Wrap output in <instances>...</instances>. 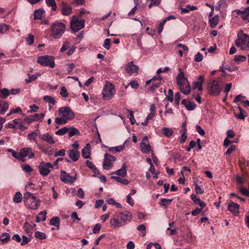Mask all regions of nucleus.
<instances>
[{"label":"nucleus","mask_w":249,"mask_h":249,"mask_svg":"<svg viewBox=\"0 0 249 249\" xmlns=\"http://www.w3.org/2000/svg\"><path fill=\"white\" fill-rule=\"evenodd\" d=\"M162 79V77L160 75H157L156 76H154L151 79L147 80L145 83L146 85H148L151 82H152V86H150L148 89V91H151L155 90L156 89L160 86L161 83L160 81Z\"/></svg>","instance_id":"9d476101"},{"label":"nucleus","mask_w":249,"mask_h":249,"mask_svg":"<svg viewBox=\"0 0 249 249\" xmlns=\"http://www.w3.org/2000/svg\"><path fill=\"white\" fill-rule=\"evenodd\" d=\"M132 214L130 212H124L115 213L109 221L110 226L112 229H117L125 225L131 221Z\"/></svg>","instance_id":"f257e3e1"},{"label":"nucleus","mask_w":249,"mask_h":249,"mask_svg":"<svg viewBox=\"0 0 249 249\" xmlns=\"http://www.w3.org/2000/svg\"><path fill=\"white\" fill-rule=\"evenodd\" d=\"M8 108V104L7 102L0 100V113H4Z\"/></svg>","instance_id":"7c9ffc66"},{"label":"nucleus","mask_w":249,"mask_h":249,"mask_svg":"<svg viewBox=\"0 0 249 249\" xmlns=\"http://www.w3.org/2000/svg\"><path fill=\"white\" fill-rule=\"evenodd\" d=\"M236 45L242 50L246 51L249 50V36L243 33V31H240L237 35V39L235 41Z\"/></svg>","instance_id":"423d86ee"},{"label":"nucleus","mask_w":249,"mask_h":249,"mask_svg":"<svg viewBox=\"0 0 249 249\" xmlns=\"http://www.w3.org/2000/svg\"><path fill=\"white\" fill-rule=\"evenodd\" d=\"M103 46L107 50L110 48V39L109 38L105 39Z\"/></svg>","instance_id":"e2e57ef3"},{"label":"nucleus","mask_w":249,"mask_h":249,"mask_svg":"<svg viewBox=\"0 0 249 249\" xmlns=\"http://www.w3.org/2000/svg\"><path fill=\"white\" fill-rule=\"evenodd\" d=\"M239 191L244 196H249V191L247 190L245 187H242L240 188Z\"/></svg>","instance_id":"774afa93"},{"label":"nucleus","mask_w":249,"mask_h":249,"mask_svg":"<svg viewBox=\"0 0 249 249\" xmlns=\"http://www.w3.org/2000/svg\"><path fill=\"white\" fill-rule=\"evenodd\" d=\"M33 116V117L35 119V120L36 121L37 120H42L45 116V114L44 113H41L39 114L36 113Z\"/></svg>","instance_id":"0e129e2a"},{"label":"nucleus","mask_w":249,"mask_h":249,"mask_svg":"<svg viewBox=\"0 0 249 249\" xmlns=\"http://www.w3.org/2000/svg\"><path fill=\"white\" fill-rule=\"evenodd\" d=\"M69 128L67 127H64L55 132L56 135L63 136L68 132Z\"/></svg>","instance_id":"4c0bfd02"},{"label":"nucleus","mask_w":249,"mask_h":249,"mask_svg":"<svg viewBox=\"0 0 249 249\" xmlns=\"http://www.w3.org/2000/svg\"><path fill=\"white\" fill-rule=\"evenodd\" d=\"M187 138V133H186V130L184 129V132L182 135L181 136L180 139V142L181 143H184Z\"/></svg>","instance_id":"052dcab7"},{"label":"nucleus","mask_w":249,"mask_h":249,"mask_svg":"<svg viewBox=\"0 0 249 249\" xmlns=\"http://www.w3.org/2000/svg\"><path fill=\"white\" fill-rule=\"evenodd\" d=\"M58 114L60 117L55 119V123L58 125L65 124L75 117L74 113L68 107H60L58 110Z\"/></svg>","instance_id":"f03ea898"},{"label":"nucleus","mask_w":249,"mask_h":249,"mask_svg":"<svg viewBox=\"0 0 249 249\" xmlns=\"http://www.w3.org/2000/svg\"><path fill=\"white\" fill-rule=\"evenodd\" d=\"M32 196H35L30 192H27L24 194L23 197L24 202L26 203L28 200L31 199Z\"/></svg>","instance_id":"4d7b16f0"},{"label":"nucleus","mask_w":249,"mask_h":249,"mask_svg":"<svg viewBox=\"0 0 249 249\" xmlns=\"http://www.w3.org/2000/svg\"><path fill=\"white\" fill-rule=\"evenodd\" d=\"M191 198L195 203L199 205L201 207V208H203L206 206L205 203L203 201H202L199 198H197L195 195H192L191 196Z\"/></svg>","instance_id":"bb28decb"},{"label":"nucleus","mask_w":249,"mask_h":249,"mask_svg":"<svg viewBox=\"0 0 249 249\" xmlns=\"http://www.w3.org/2000/svg\"><path fill=\"white\" fill-rule=\"evenodd\" d=\"M237 13L241 15L243 20H247L249 17V7L246 8L244 11L238 10Z\"/></svg>","instance_id":"a878e982"},{"label":"nucleus","mask_w":249,"mask_h":249,"mask_svg":"<svg viewBox=\"0 0 249 249\" xmlns=\"http://www.w3.org/2000/svg\"><path fill=\"white\" fill-rule=\"evenodd\" d=\"M124 148V144L117 146L115 147H112L109 148V151L112 152L114 150L116 152H119L122 151Z\"/></svg>","instance_id":"a18cd8bd"},{"label":"nucleus","mask_w":249,"mask_h":249,"mask_svg":"<svg viewBox=\"0 0 249 249\" xmlns=\"http://www.w3.org/2000/svg\"><path fill=\"white\" fill-rule=\"evenodd\" d=\"M219 21V16L215 15L213 17H212L209 19L210 26L212 28L215 27Z\"/></svg>","instance_id":"cd10ccee"},{"label":"nucleus","mask_w":249,"mask_h":249,"mask_svg":"<svg viewBox=\"0 0 249 249\" xmlns=\"http://www.w3.org/2000/svg\"><path fill=\"white\" fill-rule=\"evenodd\" d=\"M138 70V66L134 65L133 62H129L125 67L126 72L130 74L137 72Z\"/></svg>","instance_id":"6ab92c4d"},{"label":"nucleus","mask_w":249,"mask_h":249,"mask_svg":"<svg viewBox=\"0 0 249 249\" xmlns=\"http://www.w3.org/2000/svg\"><path fill=\"white\" fill-rule=\"evenodd\" d=\"M23 228L27 233H29L32 229V226L29 224L28 222H25L23 226Z\"/></svg>","instance_id":"680f3d73"},{"label":"nucleus","mask_w":249,"mask_h":249,"mask_svg":"<svg viewBox=\"0 0 249 249\" xmlns=\"http://www.w3.org/2000/svg\"><path fill=\"white\" fill-rule=\"evenodd\" d=\"M61 12L64 16H68L72 12V8L68 4L62 2L61 3Z\"/></svg>","instance_id":"412c9836"},{"label":"nucleus","mask_w":249,"mask_h":249,"mask_svg":"<svg viewBox=\"0 0 249 249\" xmlns=\"http://www.w3.org/2000/svg\"><path fill=\"white\" fill-rule=\"evenodd\" d=\"M46 3L49 6L52 7V10L55 11L57 9V6L54 0H46Z\"/></svg>","instance_id":"58836bf2"},{"label":"nucleus","mask_w":249,"mask_h":249,"mask_svg":"<svg viewBox=\"0 0 249 249\" xmlns=\"http://www.w3.org/2000/svg\"><path fill=\"white\" fill-rule=\"evenodd\" d=\"M228 210L234 216H237L239 213V205L232 201H231L228 204Z\"/></svg>","instance_id":"f3484780"},{"label":"nucleus","mask_w":249,"mask_h":249,"mask_svg":"<svg viewBox=\"0 0 249 249\" xmlns=\"http://www.w3.org/2000/svg\"><path fill=\"white\" fill-rule=\"evenodd\" d=\"M79 134V132L77 128H74V127H70V131L69 132V137H71L75 135Z\"/></svg>","instance_id":"de8ad7c7"},{"label":"nucleus","mask_w":249,"mask_h":249,"mask_svg":"<svg viewBox=\"0 0 249 249\" xmlns=\"http://www.w3.org/2000/svg\"><path fill=\"white\" fill-rule=\"evenodd\" d=\"M196 107V105L194 103L191 102L190 101H189L187 105L186 106V108L188 110H193L195 109Z\"/></svg>","instance_id":"5fc2aeb1"},{"label":"nucleus","mask_w":249,"mask_h":249,"mask_svg":"<svg viewBox=\"0 0 249 249\" xmlns=\"http://www.w3.org/2000/svg\"><path fill=\"white\" fill-rule=\"evenodd\" d=\"M104 157L103 168L106 170L110 169L112 167L113 162L115 161L116 158L107 153L105 154Z\"/></svg>","instance_id":"ddd939ff"},{"label":"nucleus","mask_w":249,"mask_h":249,"mask_svg":"<svg viewBox=\"0 0 249 249\" xmlns=\"http://www.w3.org/2000/svg\"><path fill=\"white\" fill-rule=\"evenodd\" d=\"M127 111L129 113L128 118L130 120V123L132 124H134L135 122V120L134 117L133 112L129 109H127Z\"/></svg>","instance_id":"3c124183"},{"label":"nucleus","mask_w":249,"mask_h":249,"mask_svg":"<svg viewBox=\"0 0 249 249\" xmlns=\"http://www.w3.org/2000/svg\"><path fill=\"white\" fill-rule=\"evenodd\" d=\"M162 131L164 136L168 138L171 137L173 134V130L168 127H163Z\"/></svg>","instance_id":"2f4dec72"},{"label":"nucleus","mask_w":249,"mask_h":249,"mask_svg":"<svg viewBox=\"0 0 249 249\" xmlns=\"http://www.w3.org/2000/svg\"><path fill=\"white\" fill-rule=\"evenodd\" d=\"M10 94V91L9 90L3 89L1 90H0V97L1 98H6Z\"/></svg>","instance_id":"37998d69"},{"label":"nucleus","mask_w":249,"mask_h":249,"mask_svg":"<svg viewBox=\"0 0 249 249\" xmlns=\"http://www.w3.org/2000/svg\"><path fill=\"white\" fill-rule=\"evenodd\" d=\"M21 168L26 173H30L33 171V168L28 164H22Z\"/></svg>","instance_id":"603ef678"},{"label":"nucleus","mask_w":249,"mask_h":249,"mask_svg":"<svg viewBox=\"0 0 249 249\" xmlns=\"http://www.w3.org/2000/svg\"><path fill=\"white\" fill-rule=\"evenodd\" d=\"M176 49L178 50L179 55L182 56L184 53H187L188 51V48L187 46L184 45L181 43H178L177 45Z\"/></svg>","instance_id":"5701e85b"},{"label":"nucleus","mask_w":249,"mask_h":249,"mask_svg":"<svg viewBox=\"0 0 249 249\" xmlns=\"http://www.w3.org/2000/svg\"><path fill=\"white\" fill-rule=\"evenodd\" d=\"M236 146L235 145H231L227 150L226 152V155H230V154L236 150Z\"/></svg>","instance_id":"69168bd1"},{"label":"nucleus","mask_w":249,"mask_h":249,"mask_svg":"<svg viewBox=\"0 0 249 249\" xmlns=\"http://www.w3.org/2000/svg\"><path fill=\"white\" fill-rule=\"evenodd\" d=\"M115 93L114 85L110 83H106L103 89V98L105 100H110Z\"/></svg>","instance_id":"0eeeda50"},{"label":"nucleus","mask_w":249,"mask_h":249,"mask_svg":"<svg viewBox=\"0 0 249 249\" xmlns=\"http://www.w3.org/2000/svg\"><path fill=\"white\" fill-rule=\"evenodd\" d=\"M35 237L39 239H45L47 238V235L45 233L37 231L35 232Z\"/></svg>","instance_id":"79ce46f5"},{"label":"nucleus","mask_w":249,"mask_h":249,"mask_svg":"<svg viewBox=\"0 0 249 249\" xmlns=\"http://www.w3.org/2000/svg\"><path fill=\"white\" fill-rule=\"evenodd\" d=\"M45 13V11L41 9L36 10L34 12V19H41L43 15Z\"/></svg>","instance_id":"c85d7f7f"},{"label":"nucleus","mask_w":249,"mask_h":249,"mask_svg":"<svg viewBox=\"0 0 249 249\" xmlns=\"http://www.w3.org/2000/svg\"><path fill=\"white\" fill-rule=\"evenodd\" d=\"M246 60V57L244 55H235L234 58V60L237 63H240L245 61Z\"/></svg>","instance_id":"c03bdc74"},{"label":"nucleus","mask_w":249,"mask_h":249,"mask_svg":"<svg viewBox=\"0 0 249 249\" xmlns=\"http://www.w3.org/2000/svg\"><path fill=\"white\" fill-rule=\"evenodd\" d=\"M69 47H70V42L67 41H66L64 42V43L62 45V47L60 49V51L61 53H63V52H65L66 50H67V49H68L69 48Z\"/></svg>","instance_id":"6e6d98bb"},{"label":"nucleus","mask_w":249,"mask_h":249,"mask_svg":"<svg viewBox=\"0 0 249 249\" xmlns=\"http://www.w3.org/2000/svg\"><path fill=\"white\" fill-rule=\"evenodd\" d=\"M53 165L49 162H41L39 166V173L44 176H47L51 172L49 168H53Z\"/></svg>","instance_id":"f8f14e48"},{"label":"nucleus","mask_w":249,"mask_h":249,"mask_svg":"<svg viewBox=\"0 0 249 249\" xmlns=\"http://www.w3.org/2000/svg\"><path fill=\"white\" fill-rule=\"evenodd\" d=\"M10 240V235L8 233H3L0 236V241L3 243H6Z\"/></svg>","instance_id":"c9c22d12"},{"label":"nucleus","mask_w":249,"mask_h":249,"mask_svg":"<svg viewBox=\"0 0 249 249\" xmlns=\"http://www.w3.org/2000/svg\"><path fill=\"white\" fill-rule=\"evenodd\" d=\"M68 155L72 161H76L80 157V153L76 149H72L69 150Z\"/></svg>","instance_id":"4be33fe9"},{"label":"nucleus","mask_w":249,"mask_h":249,"mask_svg":"<svg viewBox=\"0 0 249 249\" xmlns=\"http://www.w3.org/2000/svg\"><path fill=\"white\" fill-rule=\"evenodd\" d=\"M205 77L203 75H200L198 76L197 80L194 82V88H197L199 91L203 90V84Z\"/></svg>","instance_id":"aec40b11"},{"label":"nucleus","mask_w":249,"mask_h":249,"mask_svg":"<svg viewBox=\"0 0 249 249\" xmlns=\"http://www.w3.org/2000/svg\"><path fill=\"white\" fill-rule=\"evenodd\" d=\"M66 29L65 25L61 22H56L50 28V36L55 39L60 38Z\"/></svg>","instance_id":"39448f33"},{"label":"nucleus","mask_w":249,"mask_h":249,"mask_svg":"<svg viewBox=\"0 0 249 249\" xmlns=\"http://www.w3.org/2000/svg\"><path fill=\"white\" fill-rule=\"evenodd\" d=\"M39 138L46 142L49 144H54L56 141L49 133H46L38 135Z\"/></svg>","instance_id":"a211bd4d"},{"label":"nucleus","mask_w":249,"mask_h":249,"mask_svg":"<svg viewBox=\"0 0 249 249\" xmlns=\"http://www.w3.org/2000/svg\"><path fill=\"white\" fill-rule=\"evenodd\" d=\"M221 83L219 78L210 79L207 84V89L209 94L214 96L219 95L222 89Z\"/></svg>","instance_id":"20e7f679"},{"label":"nucleus","mask_w":249,"mask_h":249,"mask_svg":"<svg viewBox=\"0 0 249 249\" xmlns=\"http://www.w3.org/2000/svg\"><path fill=\"white\" fill-rule=\"evenodd\" d=\"M176 82L180 91L185 95L191 93V88L187 78L181 68L178 69V73L176 77Z\"/></svg>","instance_id":"7ed1b4c3"},{"label":"nucleus","mask_w":249,"mask_h":249,"mask_svg":"<svg viewBox=\"0 0 249 249\" xmlns=\"http://www.w3.org/2000/svg\"><path fill=\"white\" fill-rule=\"evenodd\" d=\"M9 29L8 26L5 24H0V33L3 34L8 31Z\"/></svg>","instance_id":"13d9d810"},{"label":"nucleus","mask_w":249,"mask_h":249,"mask_svg":"<svg viewBox=\"0 0 249 249\" xmlns=\"http://www.w3.org/2000/svg\"><path fill=\"white\" fill-rule=\"evenodd\" d=\"M26 206L27 208L36 210L38 209L39 206V201L36 199V196H32L31 199L28 200L25 203Z\"/></svg>","instance_id":"2eb2a0df"},{"label":"nucleus","mask_w":249,"mask_h":249,"mask_svg":"<svg viewBox=\"0 0 249 249\" xmlns=\"http://www.w3.org/2000/svg\"><path fill=\"white\" fill-rule=\"evenodd\" d=\"M167 21V18L164 19L161 22H160L158 27V31L159 34H160L163 30L164 24Z\"/></svg>","instance_id":"bf43d9fd"},{"label":"nucleus","mask_w":249,"mask_h":249,"mask_svg":"<svg viewBox=\"0 0 249 249\" xmlns=\"http://www.w3.org/2000/svg\"><path fill=\"white\" fill-rule=\"evenodd\" d=\"M195 191L197 194H201L204 193V190L196 183L195 184Z\"/></svg>","instance_id":"338daca9"},{"label":"nucleus","mask_w":249,"mask_h":249,"mask_svg":"<svg viewBox=\"0 0 249 249\" xmlns=\"http://www.w3.org/2000/svg\"><path fill=\"white\" fill-rule=\"evenodd\" d=\"M172 201L173 199L162 198L160 200V205L161 206L167 207L172 202Z\"/></svg>","instance_id":"ea45409f"},{"label":"nucleus","mask_w":249,"mask_h":249,"mask_svg":"<svg viewBox=\"0 0 249 249\" xmlns=\"http://www.w3.org/2000/svg\"><path fill=\"white\" fill-rule=\"evenodd\" d=\"M82 154L83 157L85 159H89L90 155V145L88 143L86 144V146L82 149Z\"/></svg>","instance_id":"b1692460"},{"label":"nucleus","mask_w":249,"mask_h":249,"mask_svg":"<svg viewBox=\"0 0 249 249\" xmlns=\"http://www.w3.org/2000/svg\"><path fill=\"white\" fill-rule=\"evenodd\" d=\"M20 160L22 162L25 161V158L28 157L29 159H32L35 156V154L32 152L31 147H27L21 148L20 151Z\"/></svg>","instance_id":"9b49d317"},{"label":"nucleus","mask_w":249,"mask_h":249,"mask_svg":"<svg viewBox=\"0 0 249 249\" xmlns=\"http://www.w3.org/2000/svg\"><path fill=\"white\" fill-rule=\"evenodd\" d=\"M141 151L144 153H148L151 150V146L149 143L148 138L145 136L142 140L140 144Z\"/></svg>","instance_id":"dca6fc26"},{"label":"nucleus","mask_w":249,"mask_h":249,"mask_svg":"<svg viewBox=\"0 0 249 249\" xmlns=\"http://www.w3.org/2000/svg\"><path fill=\"white\" fill-rule=\"evenodd\" d=\"M247 115V113L244 110H241V111H240L239 113L238 114H235V116L237 118L241 120L244 119Z\"/></svg>","instance_id":"49530a36"},{"label":"nucleus","mask_w":249,"mask_h":249,"mask_svg":"<svg viewBox=\"0 0 249 249\" xmlns=\"http://www.w3.org/2000/svg\"><path fill=\"white\" fill-rule=\"evenodd\" d=\"M126 168L127 167L125 163H124L121 169L118 170L113 174L122 177H124L127 174Z\"/></svg>","instance_id":"393cba45"},{"label":"nucleus","mask_w":249,"mask_h":249,"mask_svg":"<svg viewBox=\"0 0 249 249\" xmlns=\"http://www.w3.org/2000/svg\"><path fill=\"white\" fill-rule=\"evenodd\" d=\"M43 100L45 102L49 103L53 105H54L55 104V100L54 98L50 96L46 95L44 96Z\"/></svg>","instance_id":"a19ab883"},{"label":"nucleus","mask_w":249,"mask_h":249,"mask_svg":"<svg viewBox=\"0 0 249 249\" xmlns=\"http://www.w3.org/2000/svg\"><path fill=\"white\" fill-rule=\"evenodd\" d=\"M50 224L55 227H59L60 225L59 218L57 216L53 217L50 221Z\"/></svg>","instance_id":"72a5a7b5"},{"label":"nucleus","mask_w":249,"mask_h":249,"mask_svg":"<svg viewBox=\"0 0 249 249\" xmlns=\"http://www.w3.org/2000/svg\"><path fill=\"white\" fill-rule=\"evenodd\" d=\"M85 20L80 19L77 16H73L70 24L71 29L74 32H77L84 27Z\"/></svg>","instance_id":"1a4fd4ad"},{"label":"nucleus","mask_w":249,"mask_h":249,"mask_svg":"<svg viewBox=\"0 0 249 249\" xmlns=\"http://www.w3.org/2000/svg\"><path fill=\"white\" fill-rule=\"evenodd\" d=\"M27 43L29 45H31L34 43V36L32 34H30L28 35L27 37L25 38Z\"/></svg>","instance_id":"09e8293b"},{"label":"nucleus","mask_w":249,"mask_h":249,"mask_svg":"<svg viewBox=\"0 0 249 249\" xmlns=\"http://www.w3.org/2000/svg\"><path fill=\"white\" fill-rule=\"evenodd\" d=\"M111 178L112 179H115L117 182H121V183L127 185L129 183L128 181L124 178H120V177H115V176H111Z\"/></svg>","instance_id":"e433bc0d"},{"label":"nucleus","mask_w":249,"mask_h":249,"mask_svg":"<svg viewBox=\"0 0 249 249\" xmlns=\"http://www.w3.org/2000/svg\"><path fill=\"white\" fill-rule=\"evenodd\" d=\"M60 94L62 97H63L64 98H66V97H68L69 93H68L67 89L65 87L63 86L61 88Z\"/></svg>","instance_id":"8fccbe9b"},{"label":"nucleus","mask_w":249,"mask_h":249,"mask_svg":"<svg viewBox=\"0 0 249 249\" xmlns=\"http://www.w3.org/2000/svg\"><path fill=\"white\" fill-rule=\"evenodd\" d=\"M46 211L41 212L39 213L38 215L36 218V222H39L40 221H44L46 219Z\"/></svg>","instance_id":"c756f323"},{"label":"nucleus","mask_w":249,"mask_h":249,"mask_svg":"<svg viewBox=\"0 0 249 249\" xmlns=\"http://www.w3.org/2000/svg\"><path fill=\"white\" fill-rule=\"evenodd\" d=\"M37 63L44 67L53 68L55 67L54 58L52 56L43 55L38 57Z\"/></svg>","instance_id":"6e6552de"},{"label":"nucleus","mask_w":249,"mask_h":249,"mask_svg":"<svg viewBox=\"0 0 249 249\" xmlns=\"http://www.w3.org/2000/svg\"><path fill=\"white\" fill-rule=\"evenodd\" d=\"M37 135L38 134L36 132H33L28 134L27 138L29 140L36 141Z\"/></svg>","instance_id":"864d4df0"},{"label":"nucleus","mask_w":249,"mask_h":249,"mask_svg":"<svg viewBox=\"0 0 249 249\" xmlns=\"http://www.w3.org/2000/svg\"><path fill=\"white\" fill-rule=\"evenodd\" d=\"M60 179L66 183L72 184L76 179V175L74 176H70L64 171H61Z\"/></svg>","instance_id":"4468645a"},{"label":"nucleus","mask_w":249,"mask_h":249,"mask_svg":"<svg viewBox=\"0 0 249 249\" xmlns=\"http://www.w3.org/2000/svg\"><path fill=\"white\" fill-rule=\"evenodd\" d=\"M28 75L29 76V78L28 79H25V81L27 83H29L35 80L38 77L40 76L41 74L40 73H36L33 75H30L29 74Z\"/></svg>","instance_id":"473e14b6"},{"label":"nucleus","mask_w":249,"mask_h":249,"mask_svg":"<svg viewBox=\"0 0 249 249\" xmlns=\"http://www.w3.org/2000/svg\"><path fill=\"white\" fill-rule=\"evenodd\" d=\"M22 196L21 194L19 192H17L14 196L13 201L15 203H20L22 201Z\"/></svg>","instance_id":"f704fd0d"}]
</instances>
